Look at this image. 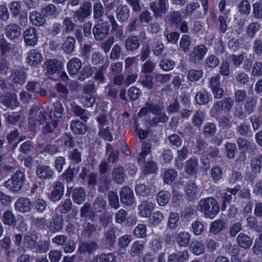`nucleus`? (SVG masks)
Segmentation results:
<instances>
[{
    "instance_id": "f257e3e1",
    "label": "nucleus",
    "mask_w": 262,
    "mask_h": 262,
    "mask_svg": "<svg viewBox=\"0 0 262 262\" xmlns=\"http://www.w3.org/2000/svg\"><path fill=\"white\" fill-rule=\"evenodd\" d=\"M200 211L206 218L213 219L220 211L217 201L212 197L202 199L199 203Z\"/></svg>"
},
{
    "instance_id": "f03ea898",
    "label": "nucleus",
    "mask_w": 262,
    "mask_h": 262,
    "mask_svg": "<svg viewBox=\"0 0 262 262\" xmlns=\"http://www.w3.org/2000/svg\"><path fill=\"white\" fill-rule=\"evenodd\" d=\"M25 181V173L20 170H16L4 185L10 190L17 192L21 189Z\"/></svg>"
},
{
    "instance_id": "7ed1b4c3",
    "label": "nucleus",
    "mask_w": 262,
    "mask_h": 262,
    "mask_svg": "<svg viewBox=\"0 0 262 262\" xmlns=\"http://www.w3.org/2000/svg\"><path fill=\"white\" fill-rule=\"evenodd\" d=\"M110 29V26L107 21H97L92 29L94 38L97 41L103 40L108 35Z\"/></svg>"
},
{
    "instance_id": "20e7f679",
    "label": "nucleus",
    "mask_w": 262,
    "mask_h": 262,
    "mask_svg": "<svg viewBox=\"0 0 262 262\" xmlns=\"http://www.w3.org/2000/svg\"><path fill=\"white\" fill-rule=\"evenodd\" d=\"M208 51L207 48L204 45H199L194 47L189 52L188 58L193 64L199 63L204 58Z\"/></svg>"
},
{
    "instance_id": "39448f33",
    "label": "nucleus",
    "mask_w": 262,
    "mask_h": 262,
    "mask_svg": "<svg viewBox=\"0 0 262 262\" xmlns=\"http://www.w3.org/2000/svg\"><path fill=\"white\" fill-rule=\"evenodd\" d=\"M28 119V124L32 129H36L47 120V114L45 111L35 112L30 110Z\"/></svg>"
},
{
    "instance_id": "423d86ee",
    "label": "nucleus",
    "mask_w": 262,
    "mask_h": 262,
    "mask_svg": "<svg viewBox=\"0 0 262 262\" xmlns=\"http://www.w3.org/2000/svg\"><path fill=\"white\" fill-rule=\"evenodd\" d=\"M92 14V3L89 1H84L78 9L74 12V18L79 22H83Z\"/></svg>"
},
{
    "instance_id": "0eeeda50",
    "label": "nucleus",
    "mask_w": 262,
    "mask_h": 262,
    "mask_svg": "<svg viewBox=\"0 0 262 262\" xmlns=\"http://www.w3.org/2000/svg\"><path fill=\"white\" fill-rule=\"evenodd\" d=\"M169 6L168 0H158L156 4L152 2L149 4V8L155 17H162L167 11Z\"/></svg>"
},
{
    "instance_id": "6e6552de",
    "label": "nucleus",
    "mask_w": 262,
    "mask_h": 262,
    "mask_svg": "<svg viewBox=\"0 0 262 262\" xmlns=\"http://www.w3.org/2000/svg\"><path fill=\"white\" fill-rule=\"evenodd\" d=\"M23 38L24 42L27 46H35L38 40L37 29L33 27H30L24 32Z\"/></svg>"
},
{
    "instance_id": "1a4fd4ad",
    "label": "nucleus",
    "mask_w": 262,
    "mask_h": 262,
    "mask_svg": "<svg viewBox=\"0 0 262 262\" xmlns=\"http://www.w3.org/2000/svg\"><path fill=\"white\" fill-rule=\"evenodd\" d=\"M61 62L56 59L46 60L44 63V69L47 75H53L61 71Z\"/></svg>"
},
{
    "instance_id": "9d476101",
    "label": "nucleus",
    "mask_w": 262,
    "mask_h": 262,
    "mask_svg": "<svg viewBox=\"0 0 262 262\" xmlns=\"http://www.w3.org/2000/svg\"><path fill=\"white\" fill-rule=\"evenodd\" d=\"M121 202L126 206H132L135 202L133 191L128 186H124L121 188L120 193Z\"/></svg>"
},
{
    "instance_id": "9b49d317",
    "label": "nucleus",
    "mask_w": 262,
    "mask_h": 262,
    "mask_svg": "<svg viewBox=\"0 0 262 262\" xmlns=\"http://www.w3.org/2000/svg\"><path fill=\"white\" fill-rule=\"evenodd\" d=\"M4 31L6 36L11 40L18 38L21 33L20 27L15 23H10L6 26Z\"/></svg>"
},
{
    "instance_id": "f8f14e48",
    "label": "nucleus",
    "mask_w": 262,
    "mask_h": 262,
    "mask_svg": "<svg viewBox=\"0 0 262 262\" xmlns=\"http://www.w3.org/2000/svg\"><path fill=\"white\" fill-rule=\"evenodd\" d=\"M36 174L38 178L40 180H49L52 179L54 170L49 166L38 165L36 167Z\"/></svg>"
},
{
    "instance_id": "ddd939ff",
    "label": "nucleus",
    "mask_w": 262,
    "mask_h": 262,
    "mask_svg": "<svg viewBox=\"0 0 262 262\" xmlns=\"http://www.w3.org/2000/svg\"><path fill=\"white\" fill-rule=\"evenodd\" d=\"M64 192V185L60 181H55L54 183L53 190L49 196V199L52 202L60 200L63 195Z\"/></svg>"
},
{
    "instance_id": "4468645a",
    "label": "nucleus",
    "mask_w": 262,
    "mask_h": 262,
    "mask_svg": "<svg viewBox=\"0 0 262 262\" xmlns=\"http://www.w3.org/2000/svg\"><path fill=\"white\" fill-rule=\"evenodd\" d=\"M237 144L238 149L242 152L248 151L253 154L256 152V145L245 138L239 137L237 140Z\"/></svg>"
},
{
    "instance_id": "2eb2a0df",
    "label": "nucleus",
    "mask_w": 262,
    "mask_h": 262,
    "mask_svg": "<svg viewBox=\"0 0 262 262\" xmlns=\"http://www.w3.org/2000/svg\"><path fill=\"white\" fill-rule=\"evenodd\" d=\"M124 47L127 51H137L140 47L139 37L135 35L128 36L124 41Z\"/></svg>"
},
{
    "instance_id": "dca6fc26",
    "label": "nucleus",
    "mask_w": 262,
    "mask_h": 262,
    "mask_svg": "<svg viewBox=\"0 0 262 262\" xmlns=\"http://www.w3.org/2000/svg\"><path fill=\"white\" fill-rule=\"evenodd\" d=\"M63 222L61 215L54 214L50 221L49 230L52 233L59 232L63 228Z\"/></svg>"
},
{
    "instance_id": "f3484780",
    "label": "nucleus",
    "mask_w": 262,
    "mask_h": 262,
    "mask_svg": "<svg viewBox=\"0 0 262 262\" xmlns=\"http://www.w3.org/2000/svg\"><path fill=\"white\" fill-rule=\"evenodd\" d=\"M14 206L17 211L21 213H26L31 210L32 205L29 199L21 198L16 201Z\"/></svg>"
},
{
    "instance_id": "a211bd4d",
    "label": "nucleus",
    "mask_w": 262,
    "mask_h": 262,
    "mask_svg": "<svg viewBox=\"0 0 262 262\" xmlns=\"http://www.w3.org/2000/svg\"><path fill=\"white\" fill-rule=\"evenodd\" d=\"M130 10L126 5H120L116 10V17L121 23L126 21L130 16Z\"/></svg>"
},
{
    "instance_id": "6ab92c4d",
    "label": "nucleus",
    "mask_w": 262,
    "mask_h": 262,
    "mask_svg": "<svg viewBox=\"0 0 262 262\" xmlns=\"http://www.w3.org/2000/svg\"><path fill=\"white\" fill-rule=\"evenodd\" d=\"M105 14V7L102 3L99 0L93 4V15L94 20L97 21L103 20V17Z\"/></svg>"
},
{
    "instance_id": "aec40b11",
    "label": "nucleus",
    "mask_w": 262,
    "mask_h": 262,
    "mask_svg": "<svg viewBox=\"0 0 262 262\" xmlns=\"http://www.w3.org/2000/svg\"><path fill=\"white\" fill-rule=\"evenodd\" d=\"M154 208L153 203L148 200L142 201L138 207L139 214L145 217H147L150 215Z\"/></svg>"
},
{
    "instance_id": "412c9836",
    "label": "nucleus",
    "mask_w": 262,
    "mask_h": 262,
    "mask_svg": "<svg viewBox=\"0 0 262 262\" xmlns=\"http://www.w3.org/2000/svg\"><path fill=\"white\" fill-rule=\"evenodd\" d=\"M0 163H1V166L2 165L5 168V171H7L13 168L14 160L11 154L7 152L1 155Z\"/></svg>"
},
{
    "instance_id": "4be33fe9",
    "label": "nucleus",
    "mask_w": 262,
    "mask_h": 262,
    "mask_svg": "<svg viewBox=\"0 0 262 262\" xmlns=\"http://www.w3.org/2000/svg\"><path fill=\"white\" fill-rule=\"evenodd\" d=\"M97 244L92 241L82 242L80 243L78 251L80 253H90L95 251L97 248Z\"/></svg>"
},
{
    "instance_id": "5701e85b",
    "label": "nucleus",
    "mask_w": 262,
    "mask_h": 262,
    "mask_svg": "<svg viewBox=\"0 0 262 262\" xmlns=\"http://www.w3.org/2000/svg\"><path fill=\"white\" fill-rule=\"evenodd\" d=\"M69 72L70 75H77L82 67L81 60L77 58H73L68 63Z\"/></svg>"
},
{
    "instance_id": "b1692460",
    "label": "nucleus",
    "mask_w": 262,
    "mask_h": 262,
    "mask_svg": "<svg viewBox=\"0 0 262 262\" xmlns=\"http://www.w3.org/2000/svg\"><path fill=\"white\" fill-rule=\"evenodd\" d=\"M85 189L83 187L75 188L72 192V199L77 204H81L85 199Z\"/></svg>"
},
{
    "instance_id": "393cba45",
    "label": "nucleus",
    "mask_w": 262,
    "mask_h": 262,
    "mask_svg": "<svg viewBox=\"0 0 262 262\" xmlns=\"http://www.w3.org/2000/svg\"><path fill=\"white\" fill-rule=\"evenodd\" d=\"M42 60L41 54L36 50H32L28 54V62L31 66H36Z\"/></svg>"
},
{
    "instance_id": "a878e982",
    "label": "nucleus",
    "mask_w": 262,
    "mask_h": 262,
    "mask_svg": "<svg viewBox=\"0 0 262 262\" xmlns=\"http://www.w3.org/2000/svg\"><path fill=\"white\" fill-rule=\"evenodd\" d=\"M29 18L32 24L37 27L43 26L46 23L45 16L36 11L30 13Z\"/></svg>"
},
{
    "instance_id": "bb28decb",
    "label": "nucleus",
    "mask_w": 262,
    "mask_h": 262,
    "mask_svg": "<svg viewBox=\"0 0 262 262\" xmlns=\"http://www.w3.org/2000/svg\"><path fill=\"white\" fill-rule=\"evenodd\" d=\"M72 130L76 134H84L87 131L86 125L78 120L72 121L70 124Z\"/></svg>"
},
{
    "instance_id": "cd10ccee",
    "label": "nucleus",
    "mask_w": 262,
    "mask_h": 262,
    "mask_svg": "<svg viewBox=\"0 0 262 262\" xmlns=\"http://www.w3.org/2000/svg\"><path fill=\"white\" fill-rule=\"evenodd\" d=\"M211 99V94L205 90L200 91L195 96V102L201 105L207 104Z\"/></svg>"
},
{
    "instance_id": "c85d7f7f",
    "label": "nucleus",
    "mask_w": 262,
    "mask_h": 262,
    "mask_svg": "<svg viewBox=\"0 0 262 262\" xmlns=\"http://www.w3.org/2000/svg\"><path fill=\"white\" fill-rule=\"evenodd\" d=\"M106 202L102 196H98L93 204V211L94 213H100L105 210Z\"/></svg>"
},
{
    "instance_id": "c756f323",
    "label": "nucleus",
    "mask_w": 262,
    "mask_h": 262,
    "mask_svg": "<svg viewBox=\"0 0 262 262\" xmlns=\"http://www.w3.org/2000/svg\"><path fill=\"white\" fill-rule=\"evenodd\" d=\"M112 179L117 184H122L125 180L124 168L122 166L114 167L112 171Z\"/></svg>"
},
{
    "instance_id": "7c9ffc66",
    "label": "nucleus",
    "mask_w": 262,
    "mask_h": 262,
    "mask_svg": "<svg viewBox=\"0 0 262 262\" xmlns=\"http://www.w3.org/2000/svg\"><path fill=\"white\" fill-rule=\"evenodd\" d=\"M97 230V225L88 222L84 224L82 234L85 238H90L95 235Z\"/></svg>"
},
{
    "instance_id": "2f4dec72",
    "label": "nucleus",
    "mask_w": 262,
    "mask_h": 262,
    "mask_svg": "<svg viewBox=\"0 0 262 262\" xmlns=\"http://www.w3.org/2000/svg\"><path fill=\"white\" fill-rule=\"evenodd\" d=\"M26 78V75L23 70L16 71L10 76V80L14 84L23 85Z\"/></svg>"
},
{
    "instance_id": "473e14b6",
    "label": "nucleus",
    "mask_w": 262,
    "mask_h": 262,
    "mask_svg": "<svg viewBox=\"0 0 262 262\" xmlns=\"http://www.w3.org/2000/svg\"><path fill=\"white\" fill-rule=\"evenodd\" d=\"M75 43V37L71 36H67L62 44V49L66 53L70 54L74 51Z\"/></svg>"
},
{
    "instance_id": "72a5a7b5",
    "label": "nucleus",
    "mask_w": 262,
    "mask_h": 262,
    "mask_svg": "<svg viewBox=\"0 0 262 262\" xmlns=\"http://www.w3.org/2000/svg\"><path fill=\"white\" fill-rule=\"evenodd\" d=\"M144 249V245L143 243L138 241H136L132 244L129 253L132 257L139 256L143 253Z\"/></svg>"
},
{
    "instance_id": "f704fd0d",
    "label": "nucleus",
    "mask_w": 262,
    "mask_h": 262,
    "mask_svg": "<svg viewBox=\"0 0 262 262\" xmlns=\"http://www.w3.org/2000/svg\"><path fill=\"white\" fill-rule=\"evenodd\" d=\"M237 242L241 247L248 249L253 243V239L245 234L241 233L237 236Z\"/></svg>"
},
{
    "instance_id": "c9c22d12",
    "label": "nucleus",
    "mask_w": 262,
    "mask_h": 262,
    "mask_svg": "<svg viewBox=\"0 0 262 262\" xmlns=\"http://www.w3.org/2000/svg\"><path fill=\"white\" fill-rule=\"evenodd\" d=\"M198 167V163L196 159L190 158L188 160L185 166L186 172L190 175H193L196 173Z\"/></svg>"
},
{
    "instance_id": "e433bc0d",
    "label": "nucleus",
    "mask_w": 262,
    "mask_h": 262,
    "mask_svg": "<svg viewBox=\"0 0 262 262\" xmlns=\"http://www.w3.org/2000/svg\"><path fill=\"white\" fill-rule=\"evenodd\" d=\"M191 235L186 231L180 232L177 237V242L181 247H186L188 246L190 241Z\"/></svg>"
},
{
    "instance_id": "4c0bfd02",
    "label": "nucleus",
    "mask_w": 262,
    "mask_h": 262,
    "mask_svg": "<svg viewBox=\"0 0 262 262\" xmlns=\"http://www.w3.org/2000/svg\"><path fill=\"white\" fill-rule=\"evenodd\" d=\"M47 120L48 121L42 128V132L45 134L53 133L58 123V120L53 118L52 115H49V118Z\"/></svg>"
},
{
    "instance_id": "58836bf2",
    "label": "nucleus",
    "mask_w": 262,
    "mask_h": 262,
    "mask_svg": "<svg viewBox=\"0 0 262 262\" xmlns=\"http://www.w3.org/2000/svg\"><path fill=\"white\" fill-rule=\"evenodd\" d=\"M197 187L193 181H190L186 184L185 191L186 195L188 200L192 201L196 197Z\"/></svg>"
},
{
    "instance_id": "ea45409f",
    "label": "nucleus",
    "mask_w": 262,
    "mask_h": 262,
    "mask_svg": "<svg viewBox=\"0 0 262 262\" xmlns=\"http://www.w3.org/2000/svg\"><path fill=\"white\" fill-rule=\"evenodd\" d=\"M3 101L4 104L12 109L18 106L19 103L17 99V96L15 94H10L5 96Z\"/></svg>"
},
{
    "instance_id": "a19ab883",
    "label": "nucleus",
    "mask_w": 262,
    "mask_h": 262,
    "mask_svg": "<svg viewBox=\"0 0 262 262\" xmlns=\"http://www.w3.org/2000/svg\"><path fill=\"white\" fill-rule=\"evenodd\" d=\"M2 221L4 224L9 226H14L16 224V219L12 211L7 210L4 212L2 217Z\"/></svg>"
},
{
    "instance_id": "79ce46f5",
    "label": "nucleus",
    "mask_w": 262,
    "mask_h": 262,
    "mask_svg": "<svg viewBox=\"0 0 262 262\" xmlns=\"http://www.w3.org/2000/svg\"><path fill=\"white\" fill-rule=\"evenodd\" d=\"M62 25L63 31L66 34L73 32L76 27V24L71 17L66 16L63 18Z\"/></svg>"
},
{
    "instance_id": "37998d69",
    "label": "nucleus",
    "mask_w": 262,
    "mask_h": 262,
    "mask_svg": "<svg viewBox=\"0 0 262 262\" xmlns=\"http://www.w3.org/2000/svg\"><path fill=\"white\" fill-rule=\"evenodd\" d=\"M166 18L172 25L178 27L181 21L182 14L180 11H172L167 15Z\"/></svg>"
},
{
    "instance_id": "c03bdc74",
    "label": "nucleus",
    "mask_w": 262,
    "mask_h": 262,
    "mask_svg": "<svg viewBox=\"0 0 262 262\" xmlns=\"http://www.w3.org/2000/svg\"><path fill=\"white\" fill-rule=\"evenodd\" d=\"M219 63V58L213 54L208 55L204 61L206 69H214Z\"/></svg>"
},
{
    "instance_id": "a18cd8bd",
    "label": "nucleus",
    "mask_w": 262,
    "mask_h": 262,
    "mask_svg": "<svg viewBox=\"0 0 262 262\" xmlns=\"http://www.w3.org/2000/svg\"><path fill=\"white\" fill-rule=\"evenodd\" d=\"M262 155L253 159L251 162V168L252 172L254 174L260 173L261 167Z\"/></svg>"
},
{
    "instance_id": "49530a36",
    "label": "nucleus",
    "mask_w": 262,
    "mask_h": 262,
    "mask_svg": "<svg viewBox=\"0 0 262 262\" xmlns=\"http://www.w3.org/2000/svg\"><path fill=\"white\" fill-rule=\"evenodd\" d=\"M171 197L170 193L168 191H160L157 194V201L160 206H164L169 202Z\"/></svg>"
},
{
    "instance_id": "de8ad7c7",
    "label": "nucleus",
    "mask_w": 262,
    "mask_h": 262,
    "mask_svg": "<svg viewBox=\"0 0 262 262\" xmlns=\"http://www.w3.org/2000/svg\"><path fill=\"white\" fill-rule=\"evenodd\" d=\"M225 222L222 220H216L212 222L210 225V232L216 234L225 228Z\"/></svg>"
},
{
    "instance_id": "09e8293b",
    "label": "nucleus",
    "mask_w": 262,
    "mask_h": 262,
    "mask_svg": "<svg viewBox=\"0 0 262 262\" xmlns=\"http://www.w3.org/2000/svg\"><path fill=\"white\" fill-rule=\"evenodd\" d=\"M32 225L39 229H45L47 226V220L46 217H31Z\"/></svg>"
},
{
    "instance_id": "8fccbe9b",
    "label": "nucleus",
    "mask_w": 262,
    "mask_h": 262,
    "mask_svg": "<svg viewBox=\"0 0 262 262\" xmlns=\"http://www.w3.org/2000/svg\"><path fill=\"white\" fill-rule=\"evenodd\" d=\"M203 74L202 70L191 69L188 73L187 79L191 82H195L203 77Z\"/></svg>"
},
{
    "instance_id": "3c124183",
    "label": "nucleus",
    "mask_w": 262,
    "mask_h": 262,
    "mask_svg": "<svg viewBox=\"0 0 262 262\" xmlns=\"http://www.w3.org/2000/svg\"><path fill=\"white\" fill-rule=\"evenodd\" d=\"M190 247L192 253L196 255H200L204 252V245L201 241H193L190 244Z\"/></svg>"
},
{
    "instance_id": "603ef678",
    "label": "nucleus",
    "mask_w": 262,
    "mask_h": 262,
    "mask_svg": "<svg viewBox=\"0 0 262 262\" xmlns=\"http://www.w3.org/2000/svg\"><path fill=\"white\" fill-rule=\"evenodd\" d=\"M216 131V126L213 123H207L203 127V134L206 138L214 136Z\"/></svg>"
},
{
    "instance_id": "864d4df0",
    "label": "nucleus",
    "mask_w": 262,
    "mask_h": 262,
    "mask_svg": "<svg viewBox=\"0 0 262 262\" xmlns=\"http://www.w3.org/2000/svg\"><path fill=\"white\" fill-rule=\"evenodd\" d=\"M12 16L16 18L21 10V4L17 2L14 1L10 3L8 5Z\"/></svg>"
},
{
    "instance_id": "5fc2aeb1",
    "label": "nucleus",
    "mask_w": 262,
    "mask_h": 262,
    "mask_svg": "<svg viewBox=\"0 0 262 262\" xmlns=\"http://www.w3.org/2000/svg\"><path fill=\"white\" fill-rule=\"evenodd\" d=\"M13 48V45L8 42L4 37L0 38V51L2 55L10 53Z\"/></svg>"
},
{
    "instance_id": "6e6d98bb",
    "label": "nucleus",
    "mask_w": 262,
    "mask_h": 262,
    "mask_svg": "<svg viewBox=\"0 0 262 262\" xmlns=\"http://www.w3.org/2000/svg\"><path fill=\"white\" fill-rule=\"evenodd\" d=\"M73 112L76 116L79 117L84 122H86L89 119V112L79 106L76 105L73 107Z\"/></svg>"
},
{
    "instance_id": "4d7b16f0",
    "label": "nucleus",
    "mask_w": 262,
    "mask_h": 262,
    "mask_svg": "<svg viewBox=\"0 0 262 262\" xmlns=\"http://www.w3.org/2000/svg\"><path fill=\"white\" fill-rule=\"evenodd\" d=\"M41 13L45 16H55L58 14L57 8L53 4H49L42 8Z\"/></svg>"
},
{
    "instance_id": "13d9d810",
    "label": "nucleus",
    "mask_w": 262,
    "mask_h": 262,
    "mask_svg": "<svg viewBox=\"0 0 262 262\" xmlns=\"http://www.w3.org/2000/svg\"><path fill=\"white\" fill-rule=\"evenodd\" d=\"M174 66L175 62L169 58L163 59L159 62L160 68L165 71H169L172 70Z\"/></svg>"
},
{
    "instance_id": "bf43d9fd",
    "label": "nucleus",
    "mask_w": 262,
    "mask_h": 262,
    "mask_svg": "<svg viewBox=\"0 0 262 262\" xmlns=\"http://www.w3.org/2000/svg\"><path fill=\"white\" fill-rule=\"evenodd\" d=\"M105 241L111 245H113L116 242V235L115 234V228L113 227L108 228L104 233Z\"/></svg>"
},
{
    "instance_id": "052dcab7",
    "label": "nucleus",
    "mask_w": 262,
    "mask_h": 262,
    "mask_svg": "<svg viewBox=\"0 0 262 262\" xmlns=\"http://www.w3.org/2000/svg\"><path fill=\"white\" fill-rule=\"evenodd\" d=\"M150 189L149 187L143 184H138L135 188V191L138 196H147L150 193Z\"/></svg>"
},
{
    "instance_id": "680f3d73",
    "label": "nucleus",
    "mask_w": 262,
    "mask_h": 262,
    "mask_svg": "<svg viewBox=\"0 0 262 262\" xmlns=\"http://www.w3.org/2000/svg\"><path fill=\"white\" fill-rule=\"evenodd\" d=\"M108 199L109 204L112 207L116 209L119 207V197L117 193L112 191L108 192Z\"/></svg>"
},
{
    "instance_id": "e2e57ef3",
    "label": "nucleus",
    "mask_w": 262,
    "mask_h": 262,
    "mask_svg": "<svg viewBox=\"0 0 262 262\" xmlns=\"http://www.w3.org/2000/svg\"><path fill=\"white\" fill-rule=\"evenodd\" d=\"M72 207V203L70 199H67L61 202L58 206L59 212L61 213L66 214L69 212Z\"/></svg>"
},
{
    "instance_id": "0e129e2a",
    "label": "nucleus",
    "mask_w": 262,
    "mask_h": 262,
    "mask_svg": "<svg viewBox=\"0 0 262 262\" xmlns=\"http://www.w3.org/2000/svg\"><path fill=\"white\" fill-rule=\"evenodd\" d=\"M152 52L156 56L161 57L165 50L164 45L161 41H155L152 46Z\"/></svg>"
},
{
    "instance_id": "69168bd1",
    "label": "nucleus",
    "mask_w": 262,
    "mask_h": 262,
    "mask_svg": "<svg viewBox=\"0 0 262 262\" xmlns=\"http://www.w3.org/2000/svg\"><path fill=\"white\" fill-rule=\"evenodd\" d=\"M157 169V164L152 161H148L144 163L143 167V172L145 174L154 173Z\"/></svg>"
},
{
    "instance_id": "338daca9",
    "label": "nucleus",
    "mask_w": 262,
    "mask_h": 262,
    "mask_svg": "<svg viewBox=\"0 0 262 262\" xmlns=\"http://www.w3.org/2000/svg\"><path fill=\"white\" fill-rule=\"evenodd\" d=\"M177 176V173L174 169H168L163 174V181L166 184H170L175 179Z\"/></svg>"
},
{
    "instance_id": "774afa93",
    "label": "nucleus",
    "mask_w": 262,
    "mask_h": 262,
    "mask_svg": "<svg viewBox=\"0 0 262 262\" xmlns=\"http://www.w3.org/2000/svg\"><path fill=\"white\" fill-rule=\"evenodd\" d=\"M253 14L255 18H262V0H259L253 5Z\"/></svg>"
}]
</instances>
